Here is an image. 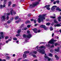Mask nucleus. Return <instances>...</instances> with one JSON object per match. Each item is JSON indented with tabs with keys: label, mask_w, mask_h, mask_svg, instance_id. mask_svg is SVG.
Segmentation results:
<instances>
[{
	"label": "nucleus",
	"mask_w": 61,
	"mask_h": 61,
	"mask_svg": "<svg viewBox=\"0 0 61 61\" xmlns=\"http://www.w3.org/2000/svg\"><path fill=\"white\" fill-rule=\"evenodd\" d=\"M46 15V14H45L43 15H40L39 16V18H38V22L39 23H40L41 22V21L42 22L43 21V19H45V16Z\"/></svg>",
	"instance_id": "nucleus-1"
},
{
	"label": "nucleus",
	"mask_w": 61,
	"mask_h": 61,
	"mask_svg": "<svg viewBox=\"0 0 61 61\" xmlns=\"http://www.w3.org/2000/svg\"><path fill=\"white\" fill-rule=\"evenodd\" d=\"M40 1H41V0H39L38 2H34L32 4L30 5V8H33L34 7H35V6L36 5H39V2H40Z\"/></svg>",
	"instance_id": "nucleus-2"
},
{
	"label": "nucleus",
	"mask_w": 61,
	"mask_h": 61,
	"mask_svg": "<svg viewBox=\"0 0 61 61\" xmlns=\"http://www.w3.org/2000/svg\"><path fill=\"white\" fill-rule=\"evenodd\" d=\"M23 37H26L28 38H30L32 37V35L30 34H29L28 35H26L25 34H24L23 35Z\"/></svg>",
	"instance_id": "nucleus-3"
},
{
	"label": "nucleus",
	"mask_w": 61,
	"mask_h": 61,
	"mask_svg": "<svg viewBox=\"0 0 61 61\" xmlns=\"http://www.w3.org/2000/svg\"><path fill=\"white\" fill-rule=\"evenodd\" d=\"M37 51L39 52L40 53H41L42 54H45V50H41L40 49L37 50Z\"/></svg>",
	"instance_id": "nucleus-4"
},
{
	"label": "nucleus",
	"mask_w": 61,
	"mask_h": 61,
	"mask_svg": "<svg viewBox=\"0 0 61 61\" xmlns=\"http://www.w3.org/2000/svg\"><path fill=\"white\" fill-rule=\"evenodd\" d=\"M57 40H54L53 39H51V40L48 43H50V44H54V42H56Z\"/></svg>",
	"instance_id": "nucleus-5"
},
{
	"label": "nucleus",
	"mask_w": 61,
	"mask_h": 61,
	"mask_svg": "<svg viewBox=\"0 0 61 61\" xmlns=\"http://www.w3.org/2000/svg\"><path fill=\"white\" fill-rule=\"evenodd\" d=\"M24 54H23V56L24 57V58H26V54H27V53H29V52L28 51H25L24 52Z\"/></svg>",
	"instance_id": "nucleus-6"
},
{
	"label": "nucleus",
	"mask_w": 61,
	"mask_h": 61,
	"mask_svg": "<svg viewBox=\"0 0 61 61\" xmlns=\"http://www.w3.org/2000/svg\"><path fill=\"white\" fill-rule=\"evenodd\" d=\"M41 28H43L45 30H47V28L46 26L44 25H41Z\"/></svg>",
	"instance_id": "nucleus-7"
},
{
	"label": "nucleus",
	"mask_w": 61,
	"mask_h": 61,
	"mask_svg": "<svg viewBox=\"0 0 61 61\" xmlns=\"http://www.w3.org/2000/svg\"><path fill=\"white\" fill-rule=\"evenodd\" d=\"M50 6V5H46L45 6V7L48 10H50V8L49 7Z\"/></svg>",
	"instance_id": "nucleus-8"
},
{
	"label": "nucleus",
	"mask_w": 61,
	"mask_h": 61,
	"mask_svg": "<svg viewBox=\"0 0 61 61\" xmlns=\"http://www.w3.org/2000/svg\"><path fill=\"white\" fill-rule=\"evenodd\" d=\"M11 10L10 11V15H13V13H14V15H15L16 14V12L15 11H13V10L12 9H11Z\"/></svg>",
	"instance_id": "nucleus-9"
},
{
	"label": "nucleus",
	"mask_w": 61,
	"mask_h": 61,
	"mask_svg": "<svg viewBox=\"0 0 61 61\" xmlns=\"http://www.w3.org/2000/svg\"><path fill=\"white\" fill-rule=\"evenodd\" d=\"M0 34L1 35V36L2 38H4L5 37V36L4 35V33L3 32H0Z\"/></svg>",
	"instance_id": "nucleus-10"
},
{
	"label": "nucleus",
	"mask_w": 61,
	"mask_h": 61,
	"mask_svg": "<svg viewBox=\"0 0 61 61\" xmlns=\"http://www.w3.org/2000/svg\"><path fill=\"white\" fill-rule=\"evenodd\" d=\"M55 7H57V6L56 5L53 6L51 8V10H55V9H56Z\"/></svg>",
	"instance_id": "nucleus-11"
},
{
	"label": "nucleus",
	"mask_w": 61,
	"mask_h": 61,
	"mask_svg": "<svg viewBox=\"0 0 61 61\" xmlns=\"http://www.w3.org/2000/svg\"><path fill=\"white\" fill-rule=\"evenodd\" d=\"M6 17V16L5 15H3L2 17V20L3 21H4V20L5 19Z\"/></svg>",
	"instance_id": "nucleus-12"
},
{
	"label": "nucleus",
	"mask_w": 61,
	"mask_h": 61,
	"mask_svg": "<svg viewBox=\"0 0 61 61\" xmlns=\"http://www.w3.org/2000/svg\"><path fill=\"white\" fill-rule=\"evenodd\" d=\"M61 25L60 24H55L54 25V26L55 27H59V26H61Z\"/></svg>",
	"instance_id": "nucleus-13"
},
{
	"label": "nucleus",
	"mask_w": 61,
	"mask_h": 61,
	"mask_svg": "<svg viewBox=\"0 0 61 61\" xmlns=\"http://www.w3.org/2000/svg\"><path fill=\"white\" fill-rule=\"evenodd\" d=\"M33 30L34 33H37V29H36V28H34L33 29Z\"/></svg>",
	"instance_id": "nucleus-14"
},
{
	"label": "nucleus",
	"mask_w": 61,
	"mask_h": 61,
	"mask_svg": "<svg viewBox=\"0 0 61 61\" xmlns=\"http://www.w3.org/2000/svg\"><path fill=\"white\" fill-rule=\"evenodd\" d=\"M55 50L56 51V52H59V47H58V48L57 49H55Z\"/></svg>",
	"instance_id": "nucleus-15"
},
{
	"label": "nucleus",
	"mask_w": 61,
	"mask_h": 61,
	"mask_svg": "<svg viewBox=\"0 0 61 61\" xmlns=\"http://www.w3.org/2000/svg\"><path fill=\"white\" fill-rule=\"evenodd\" d=\"M56 10H58L59 11H61V10L59 8V7H57L56 8Z\"/></svg>",
	"instance_id": "nucleus-16"
},
{
	"label": "nucleus",
	"mask_w": 61,
	"mask_h": 61,
	"mask_svg": "<svg viewBox=\"0 0 61 61\" xmlns=\"http://www.w3.org/2000/svg\"><path fill=\"white\" fill-rule=\"evenodd\" d=\"M39 48H44L45 49L46 48V47L45 46H41V47H39Z\"/></svg>",
	"instance_id": "nucleus-17"
},
{
	"label": "nucleus",
	"mask_w": 61,
	"mask_h": 61,
	"mask_svg": "<svg viewBox=\"0 0 61 61\" xmlns=\"http://www.w3.org/2000/svg\"><path fill=\"white\" fill-rule=\"evenodd\" d=\"M57 19H58L59 21H61V20H60L61 19V17L60 16L59 17H58Z\"/></svg>",
	"instance_id": "nucleus-18"
},
{
	"label": "nucleus",
	"mask_w": 61,
	"mask_h": 61,
	"mask_svg": "<svg viewBox=\"0 0 61 61\" xmlns=\"http://www.w3.org/2000/svg\"><path fill=\"white\" fill-rule=\"evenodd\" d=\"M54 21L55 23L56 24H58V22L56 20H54Z\"/></svg>",
	"instance_id": "nucleus-19"
},
{
	"label": "nucleus",
	"mask_w": 61,
	"mask_h": 61,
	"mask_svg": "<svg viewBox=\"0 0 61 61\" xmlns=\"http://www.w3.org/2000/svg\"><path fill=\"white\" fill-rule=\"evenodd\" d=\"M44 57L45 58H46L47 59H48V57L46 56V54H45Z\"/></svg>",
	"instance_id": "nucleus-20"
},
{
	"label": "nucleus",
	"mask_w": 61,
	"mask_h": 61,
	"mask_svg": "<svg viewBox=\"0 0 61 61\" xmlns=\"http://www.w3.org/2000/svg\"><path fill=\"white\" fill-rule=\"evenodd\" d=\"M25 23L26 24H29V23H30V21H29V20H28L27 21H26V22H25Z\"/></svg>",
	"instance_id": "nucleus-21"
},
{
	"label": "nucleus",
	"mask_w": 61,
	"mask_h": 61,
	"mask_svg": "<svg viewBox=\"0 0 61 61\" xmlns=\"http://www.w3.org/2000/svg\"><path fill=\"white\" fill-rule=\"evenodd\" d=\"M3 6L2 5H0V9H2L3 8Z\"/></svg>",
	"instance_id": "nucleus-22"
},
{
	"label": "nucleus",
	"mask_w": 61,
	"mask_h": 61,
	"mask_svg": "<svg viewBox=\"0 0 61 61\" xmlns=\"http://www.w3.org/2000/svg\"><path fill=\"white\" fill-rule=\"evenodd\" d=\"M11 5V2H10L9 3V5H8V6H10V5Z\"/></svg>",
	"instance_id": "nucleus-23"
},
{
	"label": "nucleus",
	"mask_w": 61,
	"mask_h": 61,
	"mask_svg": "<svg viewBox=\"0 0 61 61\" xmlns=\"http://www.w3.org/2000/svg\"><path fill=\"white\" fill-rule=\"evenodd\" d=\"M21 30L20 29L18 30V32H17V33H19L21 32Z\"/></svg>",
	"instance_id": "nucleus-24"
},
{
	"label": "nucleus",
	"mask_w": 61,
	"mask_h": 61,
	"mask_svg": "<svg viewBox=\"0 0 61 61\" xmlns=\"http://www.w3.org/2000/svg\"><path fill=\"white\" fill-rule=\"evenodd\" d=\"M51 18H56V16H50Z\"/></svg>",
	"instance_id": "nucleus-25"
},
{
	"label": "nucleus",
	"mask_w": 61,
	"mask_h": 61,
	"mask_svg": "<svg viewBox=\"0 0 61 61\" xmlns=\"http://www.w3.org/2000/svg\"><path fill=\"white\" fill-rule=\"evenodd\" d=\"M14 19H15V20H17L18 19V16H17L15 17Z\"/></svg>",
	"instance_id": "nucleus-26"
},
{
	"label": "nucleus",
	"mask_w": 61,
	"mask_h": 61,
	"mask_svg": "<svg viewBox=\"0 0 61 61\" xmlns=\"http://www.w3.org/2000/svg\"><path fill=\"white\" fill-rule=\"evenodd\" d=\"M49 56L51 57H52L53 56V54H52V53H50L49 54Z\"/></svg>",
	"instance_id": "nucleus-27"
},
{
	"label": "nucleus",
	"mask_w": 61,
	"mask_h": 61,
	"mask_svg": "<svg viewBox=\"0 0 61 61\" xmlns=\"http://www.w3.org/2000/svg\"><path fill=\"white\" fill-rule=\"evenodd\" d=\"M20 21H21V20H18V21H15V23H19V22Z\"/></svg>",
	"instance_id": "nucleus-28"
},
{
	"label": "nucleus",
	"mask_w": 61,
	"mask_h": 61,
	"mask_svg": "<svg viewBox=\"0 0 61 61\" xmlns=\"http://www.w3.org/2000/svg\"><path fill=\"white\" fill-rule=\"evenodd\" d=\"M50 24V23L49 22L47 23L46 24V25H49Z\"/></svg>",
	"instance_id": "nucleus-29"
},
{
	"label": "nucleus",
	"mask_w": 61,
	"mask_h": 61,
	"mask_svg": "<svg viewBox=\"0 0 61 61\" xmlns=\"http://www.w3.org/2000/svg\"><path fill=\"white\" fill-rule=\"evenodd\" d=\"M24 26V24H22L21 25V26H20L19 27V28H22V27H23V26Z\"/></svg>",
	"instance_id": "nucleus-30"
},
{
	"label": "nucleus",
	"mask_w": 61,
	"mask_h": 61,
	"mask_svg": "<svg viewBox=\"0 0 61 61\" xmlns=\"http://www.w3.org/2000/svg\"><path fill=\"white\" fill-rule=\"evenodd\" d=\"M55 46H57L58 45H59V44H58L57 43H55Z\"/></svg>",
	"instance_id": "nucleus-31"
},
{
	"label": "nucleus",
	"mask_w": 61,
	"mask_h": 61,
	"mask_svg": "<svg viewBox=\"0 0 61 61\" xmlns=\"http://www.w3.org/2000/svg\"><path fill=\"white\" fill-rule=\"evenodd\" d=\"M6 59H10V57L8 56H6Z\"/></svg>",
	"instance_id": "nucleus-32"
},
{
	"label": "nucleus",
	"mask_w": 61,
	"mask_h": 61,
	"mask_svg": "<svg viewBox=\"0 0 61 61\" xmlns=\"http://www.w3.org/2000/svg\"><path fill=\"white\" fill-rule=\"evenodd\" d=\"M6 0H4V1L3 3L4 4H5H5H6Z\"/></svg>",
	"instance_id": "nucleus-33"
},
{
	"label": "nucleus",
	"mask_w": 61,
	"mask_h": 61,
	"mask_svg": "<svg viewBox=\"0 0 61 61\" xmlns=\"http://www.w3.org/2000/svg\"><path fill=\"white\" fill-rule=\"evenodd\" d=\"M50 30L51 31H52V30H53V29L52 27H51Z\"/></svg>",
	"instance_id": "nucleus-34"
},
{
	"label": "nucleus",
	"mask_w": 61,
	"mask_h": 61,
	"mask_svg": "<svg viewBox=\"0 0 61 61\" xmlns=\"http://www.w3.org/2000/svg\"><path fill=\"white\" fill-rule=\"evenodd\" d=\"M13 39L14 40H17V38H16L14 37L13 38Z\"/></svg>",
	"instance_id": "nucleus-35"
},
{
	"label": "nucleus",
	"mask_w": 61,
	"mask_h": 61,
	"mask_svg": "<svg viewBox=\"0 0 61 61\" xmlns=\"http://www.w3.org/2000/svg\"><path fill=\"white\" fill-rule=\"evenodd\" d=\"M33 52H30L29 53V55L30 56H33Z\"/></svg>",
	"instance_id": "nucleus-36"
},
{
	"label": "nucleus",
	"mask_w": 61,
	"mask_h": 61,
	"mask_svg": "<svg viewBox=\"0 0 61 61\" xmlns=\"http://www.w3.org/2000/svg\"><path fill=\"white\" fill-rule=\"evenodd\" d=\"M30 26H31V25H27V27L28 28H29V27H30Z\"/></svg>",
	"instance_id": "nucleus-37"
},
{
	"label": "nucleus",
	"mask_w": 61,
	"mask_h": 61,
	"mask_svg": "<svg viewBox=\"0 0 61 61\" xmlns=\"http://www.w3.org/2000/svg\"><path fill=\"white\" fill-rule=\"evenodd\" d=\"M32 56L33 57H36V56L35 54L32 55Z\"/></svg>",
	"instance_id": "nucleus-38"
},
{
	"label": "nucleus",
	"mask_w": 61,
	"mask_h": 61,
	"mask_svg": "<svg viewBox=\"0 0 61 61\" xmlns=\"http://www.w3.org/2000/svg\"><path fill=\"white\" fill-rule=\"evenodd\" d=\"M9 38L8 36H6L5 37V39H6V40L7 39H8Z\"/></svg>",
	"instance_id": "nucleus-39"
},
{
	"label": "nucleus",
	"mask_w": 61,
	"mask_h": 61,
	"mask_svg": "<svg viewBox=\"0 0 61 61\" xmlns=\"http://www.w3.org/2000/svg\"><path fill=\"white\" fill-rule=\"evenodd\" d=\"M11 21H10V20H8L7 22V23H8V24H10V23H11Z\"/></svg>",
	"instance_id": "nucleus-40"
},
{
	"label": "nucleus",
	"mask_w": 61,
	"mask_h": 61,
	"mask_svg": "<svg viewBox=\"0 0 61 61\" xmlns=\"http://www.w3.org/2000/svg\"><path fill=\"white\" fill-rule=\"evenodd\" d=\"M33 53H34V54H36L37 53V51H34L33 52Z\"/></svg>",
	"instance_id": "nucleus-41"
},
{
	"label": "nucleus",
	"mask_w": 61,
	"mask_h": 61,
	"mask_svg": "<svg viewBox=\"0 0 61 61\" xmlns=\"http://www.w3.org/2000/svg\"><path fill=\"white\" fill-rule=\"evenodd\" d=\"M6 15H10V13H7Z\"/></svg>",
	"instance_id": "nucleus-42"
},
{
	"label": "nucleus",
	"mask_w": 61,
	"mask_h": 61,
	"mask_svg": "<svg viewBox=\"0 0 61 61\" xmlns=\"http://www.w3.org/2000/svg\"><path fill=\"white\" fill-rule=\"evenodd\" d=\"M20 36V34H17L16 35V36Z\"/></svg>",
	"instance_id": "nucleus-43"
},
{
	"label": "nucleus",
	"mask_w": 61,
	"mask_h": 61,
	"mask_svg": "<svg viewBox=\"0 0 61 61\" xmlns=\"http://www.w3.org/2000/svg\"><path fill=\"white\" fill-rule=\"evenodd\" d=\"M46 46L47 47H49L50 46V45L48 44V45H46Z\"/></svg>",
	"instance_id": "nucleus-44"
},
{
	"label": "nucleus",
	"mask_w": 61,
	"mask_h": 61,
	"mask_svg": "<svg viewBox=\"0 0 61 61\" xmlns=\"http://www.w3.org/2000/svg\"><path fill=\"white\" fill-rule=\"evenodd\" d=\"M21 59H22V58H19V59H18L17 60V61H20V60H21Z\"/></svg>",
	"instance_id": "nucleus-45"
},
{
	"label": "nucleus",
	"mask_w": 61,
	"mask_h": 61,
	"mask_svg": "<svg viewBox=\"0 0 61 61\" xmlns=\"http://www.w3.org/2000/svg\"><path fill=\"white\" fill-rule=\"evenodd\" d=\"M31 14H29L28 15V16H30L31 15Z\"/></svg>",
	"instance_id": "nucleus-46"
},
{
	"label": "nucleus",
	"mask_w": 61,
	"mask_h": 61,
	"mask_svg": "<svg viewBox=\"0 0 61 61\" xmlns=\"http://www.w3.org/2000/svg\"><path fill=\"white\" fill-rule=\"evenodd\" d=\"M55 24L54 22H53L51 24V25H53Z\"/></svg>",
	"instance_id": "nucleus-47"
},
{
	"label": "nucleus",
	"mask_w": 61,
	"mask_h": 61,
	"mask_svg": "<svg viewBox=\"0 0 61 61\" xmlns=\"http://www.w3.org/2000/svg\"><path fill=\"white\" fill-rule=\"evenodd\" d=\"M11 39H9L8 40V41H11V40H12V38H11V37H10Z\"/></svg>",
	"instance_id": "nucleus-48"
},
{
	"label": "nucleus",
	"mask_w": 61,
	"mask_h": 61,
	"mask_svg": "<svg viewBox=\"0 0 61 61\" xmlns=\"http://www.w3.org/2000/svg\"><path fill=\"white\" fill-rule=\"evenodd\" d=\"M9 16H7L6 17L7 20H8V19H9Z\"/></svg>",
	"instance_id": "nucleus-49"
},
{
	"label": "nucleus",
	"mask_w": 61,
	"mask_h": 61,
	"mask_svg": "<svg viewBox=\"0 0 61 61\" xmlns=\"http://www.w3.org/2000/svg\"><path fill=\"white\" fill-rule=\"evenodd\" d=\"M5 7V5L4 4L3 5V7Z\"/></svg>",
	"instance_id": "nucleus-50"
},
{
	"label": "nucleus",
	"mask_w": 61,
	"mask_h": 61,
	"mask_svg": "<svg viewBox=\"0 0 61 61\" xmlns=\"http://www.w3.org/2000/svg\"><path fill=\"white\" fill-rule=\"evenodd\" d=\"M48 61H50L51 59L50 58H48Z\"/></svg>",
	"instance_id": "nucleus-51"
},
{
	"label": "nucleus",
	"mask_w": 61,
	"mask_h": 61,
	"mask_svg": "<svg viewBox=\"0 0 61 61\" xmlns=\"http://www.w3.org/2000/svg\"><path fill=\"white\" fill-rule=\"evenodd\" d=\"M56 2L57 3H59V0L56 1Z\"/></svg>",
	"instance_id": "nucleus-52"
},
{
	"label": "nucleus",
	"mask_w": 61,
	"mask_h": 61,
	"mask_svg": "<svg viewBox=\"0 0 61 61\" xmlns=\"http://www.w3.org/2000/svg\"><path fill=\"white\" fill-rule=\"evenodd\" d=\"M59 57H57V58H56V60H58L59 59Z\"/></svg>",
	"instance_id": "nucleus-53"
},
{
	"label": "nucleus",
	"mask_w": 61,
	"mask_h": 61,
	"mask_svg": "<svg viewBox=\"0 0 61 61\" xmlns=\"http://www.w3.org/2000/svg\"><path fill=\"white\" fill-rule=\"evenodd\" d=\"M12 6L13 7H15V4H13L12 5Z\"/></svg>",
	"instance_id": "nucleus-54"
},
{
	"label": "nucleus",
	"mask_w": 61,
	"mask_h": 61,
	"mask_svg": "<svg viewBox=\"0 0 61 61\" xmlns=\"http://www.w3.org/2000/svg\"><path fill=\"white\" fill-rule=\"evenodd\" d=\"M34 22L35 24L36 23V20H34Z\"/></svg>",
	"instance_id": "nucleus-55"
},
{
	"label": "nucleus",
	"mask_w": 61,
	"mask_h": 61,
	"mask_svg": "<svg viewBox=\"0 0 61 61\" xmlns=\"http://www.w3.org/2000/svg\"><path fill=\"white\" fill-rule=\"evenodd\" d=\"M50 52L51 53H53V51L52 50H50Z\"/></svg>",
	"instance_id": "nucleus-56"
},
{
	"label": "nucleus",
	"mask_w": 61,
	"mask_h": 61,
	"mask_svg": "<svg viewBox=\"0 0 61 61\" xmlns=\"http://www.w3.org/2000/svg\"><path fill=\"white\" fill-rule=\"evenodd\" d=\"M5 56H8V54H7V53H5Z\"/></svg>",
	"instance_id": "nucleus-57"
},
{
	"label": "nucleus",
	"mask_w": 61,
	"mask_h": 61,
	"mask_svg": "<svg viewBox=\"0 0 61 61\" xmlns=\"http://www.w3.org/2000/svg\"><path fill=\"white\" fill-rule=\"evenodd\" d=\"M46 44V43H45V42H41V44Z\"/></svg>",
	"instance_id": "nucleus-58"
},
{
	"label": "nucleus",
	"mask_w": 61,
	"mask_h": 61,
	"mask_svg": "<svg viewBox=\"0 0 61 61\" xmlns=\"http://www.w3.org/2000/svg\"><path fill=\"white\" fill-rule=\"evenodd\" d=\"M55 57H56V58L57 57H58V56H57L56 55H55Z\"/></svg>",
	"instance_id": "nucleus-59"
},
{
	"label": "nucleus",
	"mask_w": 61,
	"mask_h": 61,
	"mask_svg": "<svg viewBox=\"0 0 61 61\" xmlns=\"http://www.w3.org/2000/svg\"><path fill=\"white\" fill-rule=\"evenodd\" d=\"M30 33V31L29 30H28L27 31V33Z\"/></svg>",
	"instance_id": "nucleus-60"
},
{
	"label": "nucleus",
	"mask_w": 61,
	"mask_h": 61,
	"mask_svg": "<svg viewBox=\"0 0 61 61\" xmlns=\"http://www.w3.org/2000/svg\"><path fill=\"white\" fill-rule=\"evenodd\" d=\"M38 33H40V30H38Z\"/></svg>",
	"instance_id": "nucleus-61"
},
{
	"label": "nucleus",
	"mask_w": 61,
	"mask_h": 61,
	"mask_svg": "<svg viewBox=\"0 0 61 61\" xmlns=\"http://www.w3.org/2000/svg\"><path fill=\"white\" fill-rule=\"evenodd\" d=\"M24 30H26V29H27V28H24Z\"/></svg>",
	"instance_id": "nucleus-62"
},
{
	"label": "nucleus",
	"mask_w": 61,
	"mask_h": 61,
	"mask_svg": "<svg viewBox=\"0 0 61 61\" xmlns=\"http://www.w3.org/2000/svg\"><path fill=\"white\" fill-rule=\"evenodd\" d=\"M30 20L32 22V21H34V19H31Z\"/></svg>",
	"instance_id": "nucleus-63"
},
{
	"label": "nucleus",
	"mask_w": 61,
	"mask_h": 61,
	"mask_svg": "<svg viewBox=\"0 0 61 61\" xmlns=\"http://www.w3.org/2000/svg\"><path fill=\"white\" fill-rule=\"evenodd\" d=\"M36 48L37 49H38V46H37L36 47Z\"/></svg>",
	"instance_id": "nucleus-64"
}]
</instances>
